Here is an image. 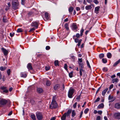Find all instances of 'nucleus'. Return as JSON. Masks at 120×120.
<instances>
[{"label":"nucleus","instance_id":"1","mask_svg":"<svg viewBox=\"0 0 120 120\" xmlns=\"http://www.w3.org/2000/svg\"><path fill=\"white\" fill-rule=\"evenodd\" d=\"M56 97H53L52 102L49 108L51 109H56L57 107V105L55 101Z\"/></svg>","mask_w":120,"mask_h":120},{"label":"nucleus","instance_id":"2","mask_svg":"<svg viewBox=\"0 0 120 120\" xmlns=\"http://www.w3.org/2000/svg\"><path fill=\"white\" fill-rule=\"evenodd\" d=\"M71 112V110L68 109L67 112L65 113L61 117V120H65L66 116H68L70 115Z\"/></svg>","mask_w":120,"mask_h":120},{"label":"nucleus","instance_id":"3","mask_svg":"<svg viewBox=\"0 0 120 120\" xmlns=\"http://www.w3.org/2000/svg\"><path fill=\"white\" fill-rule=\"evenodd\" d=\"M19 3L18 2H14L12 3V8L14 10H16L19 8Z\"/></svg>","mask_w":120,"mask_h":120},{"label":"nucleus","instance_id":"4","mask_svg":"<svg viewBox=\"0 0 120 120\" xmlns=\"http://www.w3.org/2000/svg\"><path fill=\"white\" fill-rule=\"evenodd\" d=\"M75 90L73 88H70L69 90L68 93V96L70 98H72V95L74 93Z\"/></svg>","mask_w":120,"mask_h":120},{"label":"nucleus","instance_id":"5","mask_svg":"<svg viewBox=\"0 0 120 120\" xmlns=\"http://www.w3.org/2000/svg\"><path fill=\"white\" fill-rule=\"evenodd\" d=\"M7 102V100L4 99L2 98L0 99V106L3 107L5 105Z\"/></svg>","mask_w":120,"mask_h":120},{"label":"nucleus","instance_id":"6","mask_svg":"<svg viewBox=\"0 0 120 120\" xmlns=\"http://www.w3.org/2000/svg\"><path fill=\"white\" fill-rule=\"evenodd\" d=\"M36 115L37 119L38 120H41L43 118V116L42 114L40 112H36Z\"/></svg>","mask_w":120,"mask_h":120},{"label":"nucleus","instance_id":"7","mask_svg":"<svg viewBox=\"0 0 120 120\" xmlns=\"http://www.w3.org/2000/svg\"><path fill=\"white\" fill-rule=\"evenodd\" d=\"M114 118L117 119H120V112H116L114 114Z\"/></svg>","mask_w":120,"mask_h":120},{"label":"nucleus","instance_id":"8","mask_svg":"<svg viewBox=\"0 0 120 120\" xmlns=\"http://www.w3.org/2000/svg\"><path fill=\"white\" fill-rule=\"evenodd\" d=\"M1 50L4 56H6L7 55L8 53V50L3 47L2 48Z\"/></svg>","mask_w":120,"mask_h":120},{"label":"nucleus","instance_id":"9","mask_svg":"<svg viewBox=\"0 0 120 120\" xmlns=\"http://www.w3.org/2000/svg\"><path fill=\"white\" fill-rule=\"evenodd\" d=\"M115 108L117 109H120V102L116 103L115 105Z\"/></svg>","mask_w":120,"mask_h":120},{"label":"nucleus","instance_id":"10","mask_svg":"<svg viewBox=\"0 0 120 120\" xmlns=\"http://www.w3.org/2000/svg\"><path fill=\"white\" fill-rule=\"evenodd\" d=\"M27 67L29 70H32L33 69V68L32 66V64L30 63L28 64L27 65Z\"/></svg>","mask_w":120,"mask_h":120},{"label":"nucleus","instance_id":"11","mask_svg":"<svg viewBox=\"0 0 120 120\" xmlns=\"http://www.w3.org/2000/svg\"><path fill=\"white\" fill-rule=\"evenodd\" d=\"M32 26L35 27L36 29L38 28V24L37 22H33L32 24Z\"/></svg>","mask_w":120,"mask_h":120},{"label":"nucleus","instance_id":"12","mask_svg":"<svg viewBox=\"0 0 120 120\" xmlns=\"http://www.w3.org/2000/svg\"><path fill=\"white\" fill-rule=\"evenodd\" d=\"M60 86L59 84H56L55 85L54 87V89L55 90H57L59 89L60 88Z\"/></svg>","mask_w":120,"mask_h":120},{"label":"nucleus","instance_id":"13","mask_svg":"<svg viewBox=\"0 0 120 120\" xmlns=\"http://www.w3.org/2000/svg\"><path fill=\"white\" fill-rule=\"evenodd\" d=\"M100 7L99 6L96 7L95 8L94 12L96 14H98V11L99 10Z\"/></svg>","mask_w":120,"mask_h":120},{"label":"nucleus","instance_id":"14","mask_svg":"<svg viewBox=\"0 0 120 120\" xmlns=\"http://www.w3.org/2000/svg\"><path fill=\"white\" fill-rule=\"evenodd\" d=\"M20 76L21 77L25 78L27 76V74L24 72H22L21 73Z\"/></svg>","mask_w":120,"mask_h":120},{"label":"nucleus","instance_id":"15","mask_svg":"<svg viewBox=\"0 0 120 120\" xmlns=\"http://www.w3.org/2000/svg\"><path fill=\"white\" fill-rule=\"evenodd\" d=\"M37 90L38 92L39 93H42L43 92V90L41 88H37Z\"/></svg>","mask_w":120,"mask_h":120},{"label":"nucleus","instance_id":"16","mask_svg":"<svg viewBox=\"0 0 120 120\" xmlns=\"http://www.w3.org/2000/svg\"><path fill=\"white\" fill-rule=\"evenodd\" d=\"M77 27L76 24L75 23H73L72 25V28L73 30H75L77 28Z\"/></svg>","mask_w":120,"mask_h":120},{"label":"nucleus","instance_id":"17","mask_svg":"<svg viewBox=\"0 0 120 120\" xmlns=\"http://www.w3.org/2000/svg\"><path fill=\"white\" fill-rule=\"evenodd\" d=\"M79 68L80 69H83V68H84V64L82 63H81L79 62Z\"/></svg>","mask_w":120,"mask_h":120},{"label":"nucleus","instance_id":"18","mask_svg":"<svg viewBox=\"0 0 120 120\" xmlns=\"http://www.w3.org/2000/svg\"><path fill=\"white\" fill-rule=\"evenodd\" d=\"M108 89V88H106L102 91V94L103 96H104L105 95Z\"/></svg>","mask_w":120,"mask_h":120},{"label":"nucleus","instance_id":"19","mask_svg":"<svg viewBox=\"0 0 120 120\" xmlns=\"http://www.w3.org/2000/svg\"><path fill=\"white\" fill-rule=\"evenodd\" d=\"M119 81L118 79L117 78H114L112 79V82L114 83V82L116 83L118 82Z\"/></svg>","mask_w":120,"mask_h":120},{"label":"nucleus","instance_id":"20","mask_svg":"<svg viewBox=\"0 0 120 120\" xmlns=\"http://www.w3.org/2000/svg\"><path fill=\"white\" fill-rule=\"evenodd\" d=\"M45 20H47L49 19V17L48 13L47 12L45 13Z\"/></svg>","mask_w":120,"mask_h":120},{"label":"nucleus","instance_id":"21","mask_svg":"<svg viewBox=\"0 0 120 120\" xmlns=\"http://www.w3.org/2000/svg\"><path fill=\"white\" fill-rule=\"evenodd\" d=\"M104 104L103 103H101L98 106V108L99 109L102 108L104 107Z\"/></svg>","mask_w":120,"mask_h":120},{"label":"nucleus","instance_id":"22","mask_svg":"<svg viewBox=\"0 0 120 120\" xmlns=\"http://www.w3.org/2000/svg\"><path fill=\"white\" fill-rule=\"evenodd\" d=\"M120 63V59L115 62L113 66L114 67L116 66Z\"/></svg>","mask_w":120,"mask_h":120},{"label":"nucleus","instance_id":"23","mask_svg":"<svg viewBox=\"0 0 120 120\" xmlns=\"http://www.w3.org/2000/svg\"><path fill=\"white\" fill-rule=\"evenodd\" d=\"M92 8L91 5L86 6L85 7V9L87 10H90Z\"/></svg>","mask_w":120,"mask_h":120},{"label":"nucleus","instance_id":"24","mask_svg":"<svg viewBox=\"0 0 120 120\" xmlns=\"http://www.w3.org/2000/svg\"><path fill=\"white\" fill-rule=\"evenodd\" d=\"M7 67L5 66H1L0 67V70L3 71L6 70L7 68Z\"/></svg>","mask_w":120,"mask_h":120},{"label":"nucleus","instance_id":"25","mask_svg":"<svg viewBox=\"0 0 120 120\" xmlns=\"http://www.w3.org/2000/svg\"><path fill=\"white\" fill-rule=\"evenodd\" d=\"M73 9L74 8L72 7H71L69 8V11L70 14L72 13Z\"/></svg>","mask_w":120,"mask_h":120},{"label":"nucleus","instance_id":"26","mask_svg":"<svg viewBox=\"0 0 120 120\" xmlns=\"http://www.w3.org/2000/svg\"><path fill=\"white\" fill-rule=\"evenodd\" d=\"M31 118L33 120H36V117L34 114H31Z\"/></svg>","mask_w":120,"mask_h":120},{"label":"nucleus","instance_id":"27","mask_svg":"<svg viewBox=\"0 0 120 120\" xmlns=\"http://www.w3.org/2000/svg\"><path fill=\"white\" fill-rule=\"evenodd\" d=\"M70 57L72 59L73 61H74L75 59V56H74L72 54L70 55Z\"/></svg>","mask_w":120,"mask_h":120},{"label":"nucleus","instance_id":"28","mask_svg":"<svg viewBox=\"0 0 120 120\" xmlns=\"http://www.w3.org/2000/svg\"><path fill=\"white\" fill-rule=\"evenodd\" d=\"M64 27L67 30H68L69 28L68 27V23H65L64 25Z\"/></svg>","mask_w":120,"mask_h":120},{"label":"nucleus","instance_id":"29","mask_svg":"<svg viewBox=\"0 0 120 120\" xmlns=\"http://www.w3.org/2000/svg\"><path fill=\"white\" fill-rule=\"evenodd\" d=\"M107 56L108 58H111L112 57V54L110 52H108L107 54Z\"/></svg>","mask_w":120,"mask_h":120},{"label":"nucleus","instance_id":"30","mask_svg":"<svg viewBox=\"0 0 120 120\" xmlns=\"http://www.w3.org/2000/svg\"><path fill=\"white\" fill-rule=\"evenodd\" d=\"M3 21L4 22H6L7 21V19L5 16H4L3 19Z\"/></svg>","mask_w":120,"mask_h":120},{"label":"nucleus","instance_id":"31","mask_svg":"<svg viewBox=\"0 0 120 120\" xmlns=\"http://www.w3.org/2000/svg\"><path fill=\"white\" fill-rule=\"evenodd\" d=\"M23 32V30L22 28H20L17 29V33H21Z\"/></svg>","mask_w":120,"mask_h":120},{"label":"nucleus","instance_id":"32","mask_svg":"<svg viewBox=\"0 0 120 120\" xmlns=\"http://www.w3.org/2000/svg\"><path fill=\"white\" fill-rule=\"evenodd\" d=\"M84 31V30L82 28L80 31V35L81 36H82L83 35V33Z\"/></svg>","mask_w":120,"mask_h":120},{"label":"nucleus","instance_id":"33","mask_svg":"<svg viewBox=\"0 0 120 120\" xmlns=\"http://www.w3.org/2000/svg\"><path fill=\"white\" fill-rule=\"evenodd\" d=\"M84 70L83 69H79V74L80 76H81L82 75V72H83Z\"/></svg>","mask_w":120,"mask_h":120},{"label":"nucleus","instance_id":"34","mask_svg":"<svg viewBox=\"0 0 120 120\" xmlns=\"http://www.w3.org/2000/svg\"><path fill=\"white\" fill-rule=\"evenodd\" d=\"M55 65L56 66H59L58 65V60H56L54 62Z\"/></svg>","mask_w":120,"mask_h":120},{"label":"nucleus","instance_id":"35","mask_svg":"<svg viewBox=\"0 0 120 120\" xmlns=\"http://www.w3.org/2000/svg\"><path fill=\"white\" fill-rule=\"evenodd\" d=\"M75 114H76L75 112V110H73L72 112V116L73 117H74L75 115Z\"/></svg>","mask_w":120,"mask_h":120},{"label":"nucleus","instance_id":"36","mask_svg":"<svg viewBox=\"0 0 120 120\" xmlns=\"http://www.w3.org/2000/svg\"><path fill=\"white\" fill-rule=\"evenodd\" d=\"M99 57L101 59L104 57V54L103 53L99 55Z\"/></svg>","mask_w":120,"mask_h":120},{"label":"nucleus","instance_id":"37","mask_svg":"<svg viewBox=\"0 0 120 120\" xmlns=\"http://www.w3.org/2000/svg\"><path fill=\"white\" fill-rule=\"evenodd\" d=\"M73 72L72 71L69 73V75L70 78H72L73 76Z\"/></svg>","mask_w":120,"mask_h":120},{"label":"nucleus","instance_id":"38","mask_svg":"<svg viewBox=\"0 0 120 120\" xmlns=\"http://www.w3.org/2000/svg\"><path fill=\"white\" fill-rule=\"evenodd\" d=\"M51 82L49 80H48L47 81L46 83V85L47 86H49L51 84Z\"/></svg>","mask_w":120,"mask_h":120},{"label":"nucleus","instance_id":"39","mask_svg":"<svg viewBox=\"0 0 120 120\" xmlns=\"http://www.w3.org/2000/svg\"><path fill=\"white\" fill-rule=\"evenodd\" d=\"M102 61L104 63H106L107 62V60L105 58H103L102 59Z\"/></svg>","mask_w":120,"mask_h":120},{"label":"nucleus","instance_id":"40","mask_svg":"<svg viewBox=\"0 0 120 120\" xmlns=\"http://www.w3.org/2000/svg\"><path fill=\"white\" fill-rule=\"evenodd\" d=\"M89 110V109L88 108H86V109L84 111V113L85 114H86L87 113Z\"/></svg>","mask_w":120,"mask_h":120},{"label":"nucleus","instance_id":"41","mask_svg":"<svg viewBox=\"0 0 120 120\" xmlns=\"http://www.w3.org/2000/svg\"><path fill=\"white\" fill-rule=\"evenodd\" d=\"M102 70L104 72H106L107 71L108 69L107 68L104 67L103 68Z\"/></svg>","mask_w":120,"mask_h":120},{"label":"nucleus","instance_id":"42","mask_svg":"<svg viewBox=\"0 0 120 120\" xmlns=\"http://www.w3.org/2000/svg\"><path fill=\"white\" fill-rule=\"evenodd\" d=\"M120 93V91L119 90H117L116 92L117 96H118V98H120V96L119 95V94Z\"/></svg>","mask_w":120,"mask_h":120},{"label":"nucleus","instance_id":"43","mask_svg":"<svg viewBox=\"0 0 120 120\" xmlns=\"http://www.w3.org/2000/svg\"><path fill=\"white\" fill-rule=\"evenodd\" d=\"M76 97H77L76 98V100H79L80 99L81 95L80 94L79 95H78L77 96H76Z\"/></svg>","mask_w":120,"mask_h":120},{"label":"nucleus","instance_id":"44","mask_svg":"<svg viewBox=\"0 0 120 120\" xmlns=\"http://www.w3.org/2000/svg\"><path fill=\"white\" fill-rule=\"evenodd\" d=\"M86 62L87 64V65L89 68H91V67L90 64V63L87 60H86Z\"/></svg>","mask_w":120,"mask_h":120},{"label":"nucleus","instance_id":"45","mask_svg":"<svg viewBox=\"0 0 120 120\" xmlns=\"http://www.w3.org/2000/svg\"><path fill=\"white\" fill-rule=\"evenodd\" d=\"M82 41V39L79 40V41L78 42V43L77 44V45L78 46H80L81 43Z\"/></svg>","mask_w":120,"mask_h":120},{"label":"nucleus","instance_id":"46","mask_svg":"<svg viewBox=\"0 0 120 120\" xmlns=\"http://www.w3.org/2000/svg\"><path fill=\"white\" fill-rule=\"evenodd\" d=\"M33 12L32 11L29 12L28 13V15L29 16H30L33 15Z\"/></svg>","mask_w":120,"mask_h":120},{"label":"nucleus","instance_id":"47","mask_svg":"<svg viewBox=\"0 0 120 120\" xmlns=\"http://www.w3.org/2000/svg\"><path fill=\"white\" fill-rule=\"evenodd\" d=\"M11 70L10 69H8L7 71V72L8 75H10V73Z\"/></svg>","mask_w":120,"mask_h":120},{"label":"nucleus","instance_id":"48","mask_svg":"<svg viewBox=\"0 0 120 120\" xmlns=\"http://www.w3.org/2000/svg\"><path fill=\"white\" fill-rule=\"evenodd\" d=\"M64 68L66 70H68L67 65V64H65L64 65Z\"/></svg>","mask_w":120,"mask_h":120},{"label":"nucleus","instance_id":"49","mask_svg":"<svg viewBox=\"0 0 120 120\" xmlns=\"http://www.w3.org/2000/svg\"><path fill=\"white\" fill-rule=\"evenodd\" d=\"M113 84H111L109 87V90H110L113 87Z\"/></svg>","mask_w":120,"mask_h":120},{"label":"nucleus","instance_id":"50","mask_svg":"<svg viewBox=\"0 0 120 120\" xmlns=\"http://www.w3.org/2000/svg\"><path fill=\"white\" fill-rule=\"evenodd\" d=\"M25 3V0H21V4H22L24 5Z\"/></svg>","mask_w":120,"mask_h":120},{"label":"nucleus","instance_id":"51","mask_svg":"<svg viewBox=\"0 0 120 120\" xmlns=\"http://www.w3.org/2000/svg\"><path fill=\"white\" fill-rule=\"evenodd\" d=\"M100 100V98L99 97L96 100L94 101V102L95 103L97 102L98 101H99Z\"/></svg>","mask_w":120,"mask_h":120},{"label":"nucleus","instance_id":"52","mask_svg":"<svg viewBox=\"0 0 120 120\" xmlns=\"http://www.w3.org/2000/svg\"><path fill=\"white\" fill-rule=\"evenodd\" d=\"M96 120H101V117L99 116H98L96 118Z\"/></svg>","mask_w":120,"mask_h":120},{"label":"nucleus","instance_id":"53","mask_svg":"<svg viewBox=\"0 0 120 120\" xmlns=\"http://www.w3.org/2000/svg\"><path fill=\"white\" fill-rule=\"evenodd\" d=\"M94 2L96 4H97L99 3L97 0H94Z\"/></svg>","mask_w":120,"mask_h":120},{"label":"nucleus","instance_id":"54","mask_svg":"<svg viewBox=\"0 0 120 120\" xmlns=\"http://www.w3.org/2000/svg\"><path fill=\"white\" fill-rule=\"evenodd\" d=\"M77 104V103L76 102L74 104L73 106V107L74 108H75L76 107V105Z\"/></svg>","mask_w":120,"mask_h":120},{"label":"nucleus","instance_id":"55","mask_svg":"<svg viewBox=\"0 0 120 120\" xmlns=\"http://www.w3.org/2000/svg\"><path fill=\"white\" fill-rule=\"evenodd\" d=\"M35 30V28H32L31 29H30V30L29 31V32H32V31H34V30Z\"/></svg>","mask_w":120,"mask_h":120},{"label":"nucleus","instance_id":"56","mask_svg":"<svg viewBox=\"0 0 120 120\" xmlns=\"http://www.w3.org/2000/svg\"><path fill=\"white\" fill-rule=\"evenodd\" d=\"M8 9H9L10 8V7L11 6V4H10V2H8Z\"/></svg>","mask_w":120,"mask_h":120},{"label":"nucleus","instance_id":"57","mask_svg":"<svg viewBox=\"0 0 120 120\" xmlns=\"http://www.w3.org/2000/svg\"><path fill=\"white\" fill-rule=\"evenodd\" d=\"M113 98L110 95H109V97L108 99L109 100H111Z\"/></svg>","mask_w":120,"mask_h":120},{"label":"nucleus","instance_id":"58","mask_svg":"<svg viewBox=\"0 0 120 120\" xmlns=\"http://www.w3.org/2000/svg\"><path fill=\"white\" fill-rule=\"evenodd\" d=\"M78 62L82 63V58H79L78 59Z\"/></svg>","mask_w":120,"mask_h":120},{"label":"nucleus","instance_id":"59","mask_svg":"<svg viewBox=\"0 0 120 120\" xmlns=\"http://www.w3.org/2000/svg\"><path fill=\"white\" fill-rule=\"evenodd\" d=\"M101 86L100 87H99L98 89L96 91V94H97L98 92L101 89Z\"/></svg>","mask_w":120,"mask_h":120},{"label":"nucleus","instance_id":"60","mask_svg":"<svg viewBox=\"0 0 120 120\" xmlns=\"http://www.w3.org/2000/svg\"><path fill=\"white\" fill-rule=\"evenodd\" d=\"M79 40L78 38H76L75 39V42L77 43L79 41Z\"/></svg>","mask_w":120,"mask_h":120},{"label":"nucleus","instance_id":"61","mask_svg":"<svg viewBox=\"0 0 120 120\" xmlns=\"http://www.w3.org/2000/svg\"><path fill=\"white\" fill-rule=\"evenodd\" d=\"M45 48L46 50H49L50 49V47L49 46H47Z\"/></svg>","mask_w":120,"mask_h":120},{"label":"nucleus","instance_id":"62","mask_svg":"<svg viewBox=\"0 0 120 120\" xmlns=\"http://www.w3.org/2000/svg\"><path fill=\"white\" fill-rule=\"evenodd\" d=\"M50 68V67H46L45 70H46L48 71L49 70Z\"/></svg>","mask_w":120,"mask_h":120},{"label":"nucleus","instance_id":"63","mask_svg":"<svg viewBox=\"0 0 120 120\" xmlns=\"http://www.w3.org/2000/svg\"><path fill=\"white\" fill-rule=\"evenodd\" d=\"M83 113V111H81V112L80 116H79V117H80V118H81L82 117Z\"/></svg>","mask_w":120,"mask_h":120},{"label":"nucleus","instance_id":"64","mask_svg":"<svg viewBox=\"0 0 120 120\" xmlns=\"http://www.w3.org/2000/svg\"><path fill=\"white\" fill-rule=\"evenodd\" d=\"M6 88V87L4 86L1 87L0 89L1 90H5Z\"/></svg>","mask_w":120,"mask_h":120}]
</instances>
